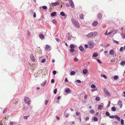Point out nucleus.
Here are the masks:
<instances>
[{
	"label": "nucleus",
	"instance_id": "9d476101",
	"mask_svg": "<svg viewBox=\"0 0 125 125\" xmlns=\"http://www.w3.org/2000/svg\"><path fill=\"white\" fill-rule=\"evenodd\" d=\"M104 106V104H103L102 105H100L98 107V109L99 110H101L102 109Z\"/></svg>",
	"mask_w": 125,
	"mask_h": 125
},
{
	"label": "nucleus",
	"instance_id": "49530a36",
	"mask_svg": "<svg viewBox=\"0 0 125 125\" xmlns=\"http://www.w3.org/2000/svg\"><path fill=\"white\" fill-rule=\"evenodd\" d=\"M113 42L114 43H115L116 44H118L119 43L118 42V41H116L115 40H114L113 41Z\"/></svg>",
	"mask_w": 125,
	"mask_h": 125
},
{
	"label": "nucleus",
	"instance_id": "6ab92c4d",
	"mask_svg": "<svg viewBox=\"0 0 125 125\" xmlns=\"http://www.w3.org/2000/svg\"><path fill=\"white\" fill-rule=\"evenodd\" d=\"M75 74V73L74 71H71L70 73V74L71 76L74 75Z\"/></svg>",
	"mask_w": 125,
	"mask_h": 125
},
{
	"label": "nucleus",
	"instance_id": "ea45409f",
	"mask_svg": "<svg viewBox=\"0 0 125 125\" xmlns=\"http://www.w3.org/2000/svg\"><path fill=\"white\" fill-rule=\"evenodd\" d=\"M90 113H91L92 114H94V111L93 110H91L90 111Z\"/></svg>",
	"mask_w": 125,
	"mask_h": 125
},
{
	"label": "nucleus",
	"instance_id": "4d7b16f0",
	"mask_svg": "<svg viewBox=\"0 0 125 125\" xmlns=\"http://www.w3.org/2000/svg\"><path fill=\"white\" fill-rule=\"evenodd\" d=\"M28 117V116H24L23 117V118L25 119H27Z\"/></svg>",
	"mask_w": 125,
	"mask_h": 125
},
{
	"label": "nucleus",
	"instance_id": "b1692460",
	"mask_svg": "<svg viewBox=\"0 0 125 125\" xmlns=\"http://www.w3.org/2000/svg\"><path fill=\"white\" fill-rule=\"evenodd\" d=\"M56 12H53L51 14V15L52 16H54L56 15Z\"/></svg>",
	"mask_w": 125,
	"mask_h": 125
},
{
	"label": "nucleus",
	"instance_id": "774afa93",
	"mask_svg": "<svg viewBox=\"0 0 125 125\" xmlns=\"http://www.w3.org/2000/svg\"><path fill=\"white\" fill-rule=\"evenodd\" d=\"M112 32H113L112 31H110V32H109L108 33V35H110L112 33Z\"/></svg>",
	"mask_w": 125,
	"mask_h": 125
},
{
	"label": "nucleus",
	"instance_id": "39448f33",
	"mask_svg": "<svg viewBox=\"0 0 125 125\" xmlns=\"http://www.w3.org/2000/svg\"><path fill=\"white\" fill-rule=\"evenodd\" d=\"M104 93L106 94V95L107 96H110V94L109 93L108 91L106 89L104 88Z\"/></svg>",
	"mask_w": 125,
	"mask_h": 125
},
{
	"label": "nucleus",
	"instance_id": "de8ad7c7",
	"mask_svg": "<svg viewBox=\"0 0 125 125\" xmlns=\"http://www.w3.org/2000/svg\"><path fill=\"white\" fill-rule=\"evenodd\" d=\"M45 59H43L42 60L41 62L42 63H44L45 62Z\"/></svg>",
	"mask_w": 125,
	"mask_h": 125
},
{
	"label": "nucleus",
	"instance_id": "c9c22d12",
	"mask_svg": "<svg viewBox=\"0 0 125 125\" xmlns=\"http://www.w3.org/2000/svg\"><path fill=\"white\" fill-rule=\"evenodd\" d=\"M124 48L123 47H121L120 48V49L119 51L120 52H123L124 50Z\"/></svg>",
	"mask_w": 125,
	"mask_h": 125
},
{
	"label": "nucleus",
	"instance_id": "f704fd0d",
	"mask_svg": "<svg viewBox=\"0 0 125 125\" xmlns=\"http://www.w3.org/2000/svg\"><path fill=\"white\" fill-rule=\"evenodd\" d=\"M94 121H97L98 120V118L96 117H94Z\"/></svg>",
	"mask_w": 125,
	"mask_h": 125
},
{
	"label": "nucleus",
	"instance_id": "7c9ffc66",
	"mask_svg": "<svg viewBox=\"0 0 125 125\" xmlns=\"http://www.w3.org/2000/svg\"><path fill=\"white\" fill-rule=\"evenodd\" d=\"M60 14L62 15L63 16H64L65 15L64 13L63 12H61L60 13Z\"/></svg>",
	"mask_w": 125,
	"mask_h": 125
},
{
	"label": "nucleus",
	"instance_id": "6e6d98bb",
	"mask_svg": "<svg viewBox=\"0 0 125 125\" xmlns=\"http://www.w3.org/2000/svg\"><path fill=\"white\" fill-rule=\"evenodd\" d=\"M51 82L52 83H53L54 82V80L53 79H52L51 81Z\"/></svg>",
	"mask_w": 125,
	"mask_h": 125
},
{
	"label": "nucleus",
	"instance_id": "e2e57ef3",
	"mask_svg": "<svg viewBox=\"0 0 125 125\" xmlns=\"http://www.w3.org/2000/svg\"><path fill=\"white\" fill-rule=\"evenodd\" d=\"M76 81L78 83H81V81L79 80H77Z\"/></svg>",
	"mask_w": 125,
	"mask_h": 125
},
{
	"label": "nucleus",
	"instance_id": "f03ea898",
	"mask_svg": "<svg viewBox=\"0 0 125 125\" xmlns=\"http://www.w3.org/2000/svg\"><path fill=\"white\" fill-rule=\"evenodd\" d=\"M24 101L26 104L30 105L31 103V100L28 97H25L24 98Z\"/></svg>",
	"mask_w": 125,
	"mask_h": 125
},
{
	"label": "nucleus",
	"instance_id": "4be33fe9",
	"mask_svg": "<svg viewBox=\"0 0 125 125\" xmlns=\"http://www.w3.org/2000/svg\"><path fill=\"white\" fill-rule=\"evenodd\" d=\"M70 91V89L69 88L65 89V92L66 93H68Z\"/></svg>",
	"mask_w": 125,
	"mask_h": 125
},
{
	"label": "nucleus",
	"instance_id": "412c9836",
	"mask_svg": "<svg viewBox=\"0 0 125 125\" xmlns=\"http://www.w3.org/2000/svg\"><path fill=\"white\" fill-rule=\"evenodd\" d=\"M79 50L81 51H82L84 50V48L82 46H80L79 47Z\"/></svg>",
	"mask_w": 125,
	"mask_h": 125
},
{
	"label": "nucleus",
	"instance_id": "603ef678",
	"mask_svg": "<svg viewBox=\"0 0 125 125\" xmlns=\"http://www.w3.org/2000/svg\"><path fill=\"white\" fill-rule=\"evenodd\" d=\"M80 114V113L79 112H76V114L77 115H79Z\"/></svg>",
	"mask_w": 125,
	"mask_h": 125
},
{
	"label": "nucleus",
	"instance_id": "a878e982",
	"mask_svg": "<svg viewBox=\"0 0 125 125\" xmlns=\"http://www.w3.org/2000/svg\"><path fill=\"white\" fill-rule=\"evenodd\" d=\"M83 16L84 15L82 14H81L80 15V18L81 19H83Z\"/></svg>",
	"mask_w": 125,
	"mask_h": 125
},
{
	"label": "nucleus",
	"instance_id": "aec40b11",
	"mask_svg": "<svg viewBox=\"0 0 125 125\" xmlns=\"http://www.w3.org/2000/svg\"><path fill=\"white\" fill-rule=\"evenodd\" d=\"M120 64L121 65H124L125 64V61H124L121 62L120 63Z\"/></svg>",
	"mask_w": 125,
	"mask_h": 125
},
{
	"label": "nucleus",
	"instance_id": "338daca9",
	"mask_svg": "<svg viewBox=\"0 0 125 125\" xmlns=\"http://www.w3.org/2000/svg\"><path fill=\"white\" fill-rule=\"evenodd\" d=\"M110 103H111V102L110 101H109L108 102V107L110 106Z\"/></svg>",
	"mask_w": 125,
	"mask_h": 125
},
{
	"label": "nucleus",
	"instance_id": "2f4dec72",
	"mask_svg": "<svg viewBox=\"0 0 125 125\" xmlns=\"http://www.w3.org/2000/svg\"><path fill=\"white\" fill-rule=\"evenodd\" d=\"M91 87L92 88H96V86L94 85L93 84L91 85Z\"/></svg>",
	"mask_w": 125,
	"mask_h": 125
},
{
	"label": "nucleus",
	"instance_id": "a18cd8bd",
	"mask_svg": "<svg viewBox=\"0 0 125 125\" xmlns=\"http://www.w3.org/2000/svg\"><path fill=\"white\" fill-rule=\"evenodd\" d=\"M87 94H85V95L84 96V98L85 99H86L87 98Z\"/></svg>",
	"mask_w": 125,
	"mask_h": 125
},
{
	"label": "nucleus",
	"instance_id": "bb28decb",
	"mask_svg": "<svg viewBox=\"0 0 125 125\" xmlns=\"http://www.w3.org/2000/svg\"><path fill=\"white\" fill-rule=\"evenodd\" d=\"M118 78V77L117 75H115L114 76V79L115 80H117Z\"/></svg>",
	"mask_w": 125,
	"mask_h": 125
},
{
	"label": "nucleus",
	"instance_id": "c03bdc74",
	"mask_svg": "<svg viewBox=\"0 0 125 125\" xmlns=\"http://www.w3.org/2000/svg\"><path fill=\"white\" fill-rule=\"evenodd\" d=\"M57 91V90L56 89H54V94H55L56 93Z\"/></svg>",
	"mask_w": 125,
	"mask_h": 125
},
{
	"label": "nucleus",
	"instance_id": "8fccbe9b",
	"mask_svg": "<svg viewBox=\"0 0 125 125\" xmlns=\"http://www.w3.org/2000/svg\"><path fill=\"white\" fill-rule=\"evenodd\" d=\"M42 8L44 9H45L47 8V7L46 6H42Z\"/></svg>",
	"mask_w": 125,
	"mask_h": 125
},
{
	"label": "nucleus",
	"instance_id": "f3484780",
	"mask_svg": "<svg viewBox=\"0 0 125 125\" xmlns=\"http://www.w3.org/2000/svg\"><path fill=\"white\" fill-rule=\"evenodd\" d=\"M93 35V37H94L96 36L98 34L97 32H92Z\"/></svg>",
	"mask_w": 125,
	"mask_h": 125
},
{
	"label": "nucleus",
	"instance_id": "3c124183",
	"mask_svg": "<svg viewBox=\"0 0 125 125\" xmlns=\"http://www.w3.org/2000/svg\"><path fill=\"white\" fill-rule=\"evenodd\" d=\"M7 108L5 109L3 111V113H5L7 111Z\"/></svg>",
	"mask_w": 125,
	"mask_h": 125
},
{
	"label": "nucleus",
	"instance_id": "680f3d73",
	"mask_svg": "<svg viewBox=\"0 0 125 125\" xmlns=\"http://www.w3.org/2000/svg\"><path fill=\"white\" fill-rule=\"evenodd\" d=\"M36 13H35V12H34L33 13V16L34 17H36Z\"/></svg>",
	"mask_w": 125,
	"mask_h": 125
},
{
	"label": "nucleus",
	"instance_id": "2eb2a0df",
	"mask_svg": "<svg viewBox=\"0 0 125 125\" xmlns=\"http://www.w3.org/2000/svg\"><path fill=\"white\" fill-rule=\"evenodd\" d=\"M109 53L110 54L113 55L114 54L115 51L114 50H111L110 51Z\"/></svg>",
	"mask_w": 125,
	"mask_h": 125
},
{
	"label": "nucleus",
	"instance_id": "a19ab883",
	"mask_svg": "<svg viewBox=\"0 0 125 125\" xmlns=\"http://www.w3.org/2000/svg\"><path fill=\"white\" fill-rule=\"evenodd\" d=\"M74 61L75 62H77L78 61V59L76 58H74Z\"/></svg>",
	"mask_w": 125,
	"mask_h": 125
},
{
	"label": "nucleus",
	"instance_id": "09e8293b",
	"mask_svg": "<svg viewBox=\"0 0 125 125\" xmlns=\"http://www.w3.org/2000/svg\"><path fill=\"white\" fill-rule=\"evenodd\" d=\"M56 73V71H53V74L55 75Z\"/></svg>",
	"mask_w": 125,
	"mask_h": 125
},
{
	"label": "nucleus",
	"instance_id": "9b49d317",
	"mask_svg": "<svg viewBox=\"0 0 125 125\" xmlns=\"http://www.w3.org/2000/svg\"><path fill=\"white\" fill-rule=\"evenodd\" d=\"M50 48V46L49 45H46L45 46V49L46 51H49Z\"/></svg>",
	"mask_w": 125,
	"mask_h": 125
},
{
	"label": "nucleus",
	"instance_id": "ddd939ff",
	"mask_svg": "<svg viewBox=\"0 0 125 125\" xmlns=\"http://www.w3.org/2000/svg\"><path fill=\"white\" fill-rule=\"evenodd\" d=\"M83 72L84 74H86L88 73V70L87 69H84L83 70Z\"/></svg>",
	"mask_w": 125,
	"mask_h": 125
},
{
	"label": "nucleus",
	"instance_id": "7ed1b4c3",
	"mask_svg": "<svg viewBox=\"0 0 125 125\" xmlns=\"http://www.w3.org/2000/svg\"><path fill=\"white\" fill-rule=\"evenodd\" d=\"M88 45L89 46V47L90 48H92L94 46V43L92 40L89 41L88 43Z\"/></svg>",
	"mask_w": 125,
	"mask_h": 125
},
{
	"label": "nucleus",
	"instance_id": "58836bf2",
	"mask_svg": "<svg viewBox=\"0 0 125 125\" xmlns=\"http://www.w3.org/2000/svg\"><path fill=\"white\" fill-rule=\"evenodd\" d=\"M105 115H106L108 116L110 115V114L107 111L105 113Z\"/></svg>",
	"mask_w": 125,
	"mask_h": 125
},
{
	"label": "nucleus",
	"instance_id": "f8f14e48",
	"mask_svg": "<svg viewBox=\"0 0 125 125\" xmlns=\"http://www.w3.org/2000/svg\"><path fill=\"white\" fill-rule=\"evenodd\" d=\"M98 23L97 21H95L93 23V26H94L95 27L98 24Z\"/></svg>",
	"mask_w": 125,
	"mask_h": 125
},
{
	"label": "nucleus",
	"instance_id": "423d86ee",
	"mask_svg": "<svg viewBox=\"0 0 125 125\" xmlns=\"http://www.w3.org/2000/svg\"><path fill=\"white\" fill-rule=\"evenodd\" d=\"M30 59H31V60L33 61V62H34L35 60V58L34 57L32 54H30Z\"/></svg>",
	"mask_w": 125,
	"mask_h": 125
},
{
	"label": "nucleus",
	"instance_id": "0e129e2a",
	"mask_svg": "<svg viewBox=\"0 0 125 125\" xmlns=\"http://www.w3.org/2000/svg\"><path fill=\"white\" fill-rule=\"evenodd\" d=\"M28 35L29 36H31L30 33V32H28Z\"/></svg>",
	"mask_w": 125,
	"mask_h": 125
},
{
	"label": "nucleus",
	"instance_id": "f257e3e1",
	"mask_svg": "<svg viewBox=\"0 0 125 125\" xmlns=\"http://www.w3.org/2000/svg\"><path fill=\"white\" fill-rule=\"evenodd\" d=\"M71 21L74 26L77 28H79L80 26L79 23L77 22L75 19L73 18L71 19Z\"/></svg>",
	"mask_w": 125,
	"mask_h": 125
},
{
	"label": "nucleus",
	"instance_id": "4468645a",
	"mask_svg": "<svg viewBox=\"0 0 125 125\" xmlns=\"http://www.w3.org/2000/svg\"><path fill=\"white\" fill-rule=\"evenodd\" d=\"M47 83V81L46 80L44 81L41 84L42 86H44Z\"/></svg>",
	"mask_w": 125,
	"mask_h": 125
},
{
	"label": "nucleus",
	"instance_id": "5fc2aeb1",
	"mask_svg": "<svg viewBox=\"0 0 125 125\" xmlns=\"http://www.w3.org/2000/svg\"><path fill=\"white\" fill-rule=\"evenodd\" d=\"M56 40L58 42H59L60 41V40L58 38H56Z\"/></svg>",
	"mask_w": 125,
	"mask_h": 125
},
{
	"label": "nucleus",
	"instance_id": "c756f323",
	"mask_svg": "<svg viewBox=\"0 0 125 125\" xmlns=\"http://www.w3.org/2000/svg\"><path fill=\"white\" fill-rule=\"evenodd\" d=\"M111 110L113 111H115L116 110V108L115 107H113L111 108Z\"/></svg>",
	"mask_w": 125,
	"mask_h": 125
},
{
	"label": "nucleus",
	"instance_id": "6e6552de",
	"mask_svg": "<svg viewBox=\"0 0 125 125\" xmlns=\"http://www.w3.org/2000/svg\"><path fill=\"white\" fill-rule=\"evenodd\" d=\"M117 104L119 105V107L120 108H121L122 107V101H121L119 100L118 101Z\"/></svg>",
	"mask_w": 125,
	"mask_h": 125
},
{
	"label": "nucleus",
	"instance_id": "a211bd4d",
	"mask_svg": "<svg viewBox=\"0 0 125 125\" xmlns=\"http://www.w3.org/2000/svg\"><path fill=\"white\" fill-rule=\"evenodd\" d=\"M115 118L117 119L119 121L120 119V118L119 117H118L117 115H115Z\"/></svg>",
	"mask_w": 125,
	"mask_h": 125
},
{
	"label": "nucleus",
	"instance_id": "393cba45",
	"mask_svg": "<svg viewBox=\"0 0 125 125\" xmlns=\"http://www.w3.org/2000/svg\"><path fill=\"white\" fill-rule=\"evenodd\" d=\"M101 76L102 77H104L105 79H106L107 78V76L104 74H102L101 75Z\"/></svg>",
	"mask_w": 125,
	"mask_h": 125
},
{
	"label": "nucleus",
	"instance_id": "0eeeda50",
	"mask_svg": "<svg viewBox=\"0 0 125 125\" xmlns=\"http://www.w3.org/2000/svg\"><path fill=\"white\" fill-rule=\"evenodd\" d=\"M69 3L70 4L71 7L72 8L74 7V3L73 1L71 0H69Z\"/></svg>",
	"mask_w": 125,
	"mask_h": 125
},
{
	"label": "nucleus",
	"instance_id": "72a5a7b5",
	"mask_svg": "<svg viewBox=\"0 0 125 125\" xmlns=\"http://www.w3.org/2000/svg\"><path fill=\"white\" fill-rule=\"evenodd\" d=\"M52 22L54 24H56L57 23L56 21V20L53 19L52 20Z\"/></svg>",
	"mask_w": 125,
	"mask_h": 125
},
{
	"label": "nucleus",
	"instance_id": "e433bc0d",
	"mask_svg": "<svg viewBox=\"0 0 125 125\" xmlns=\"http://www.w3.org/2000/svg\"><path fill=\"white\" fill-rule=\"evenodd\" d=\"M74 49H71L70 50V52H73L74 51Z\"/></svg>",
	"mask_w": 125,
	"mask_h": 125
},
{
	"label": "nucleus",
	"instance_id": "bf43d9fd",
	"mask_svg": "<svg viewBox=\"0 0 125 125\" xmlns=\"http://www.w3.org/2000/svg\"><path fill=\"white\" fill-rule=\"evenodd\" d=\"M64 81L65 82H68V80L67 78H65Z\"/></svg>",
	"mask_w": 125,
	"mask_h": 125
},
{
	"label": "nucleus",
	"instance_id": "20e7f679",
	"mask_svg": "<svg viewBox=\"0 0 125 125\" xmlns=\"http://www.w3.org/2000/svg\"><path fill=\"white\" fill-rule=\"evenodd\" d=\"M60 4V1L56 2L54 3H52L50 4V6L53 7L58 5Z\"/></svg>",
	"mask_w": 125,
	"mask_h": 125
},
{
	"label": "nucleus",
	"instance_id": "5701e85b",
	"mask_svg": "<svg viewBox=\"0 0 125 125\" xmlns=\"http://www.w3.org/2000/svg\"><path fill=\"white\" fill-rule=\"evenodd\" d=\"M70 48L72 49H74L75 48L74 45L73 44H71L70 45Z\"/></svg>",
	"mask_w": 125,
	"mask_h": 125
},
{
	"label": "nucleus",
	"instance_id": "1a4fd4ad",
	"mask_svg": "<svg viewBox=\"0 0 125 125\" xmlns=\"http://www.w3.org/2000/svg\"><path fill=\"white\" fill-rule=\"evenodd\" d=\"M92 34V32H91L87 35L86 36L88 38H91L93 37Z\"/></svg>",
	"mask_w": 125,
	"mask_h": 125
},
{
	"label": "nucleus",
	"instance_id": "69168bd1",
	"mask_svg": "<svg viewBox=\"0 0 125 125\" xmlns=\"http://www.w3.org/2000/svg\"><path fill=\"white\" fill-rule=\"evenodd\" d=\"M89 117H86V118H85V120L86 121H87L89 119Z\"/></svg>",
	"mask_w": 125,
	"mask_h": 125
},
{
	"label": "nucleus",
	"instance_id": "dca6fc26",
	"mask_svg": "<svg viewBox=\"0 0 125 125\" xmlns=\"http://www.w3.org/2000/svg\"><path fill=\"white\" fill-rule=\"evenodd\" d=\"M97 17L99 19H101L102 17L101 14L100 13H99L97 14Z\"/></svg>",
	"mask_w": 125,
	"mask_h": 125
},
{
	"label": "nucleus",
	"instance_id": "13d9d810",
	"mask_svg": "<svg viewBox=\"0 0 125 125\" xmlns=\"http://www.w3.org/2000/svg\"><path fill=\"white\" fill-rule=\"evenodd\" d=\"M14 123L12 122H10V125H13V124Z\"/></svg>",
	"mask_w": 125,
	"mask_h": 125
},
{
	"label": "nucleus",
	"instance_id": "473e14b6",
	"mask_svg": "<svg viewBox=\"0 0 125 125\" xmlns=\"http://www.w3.org/2000/svg\"><path fill=\"white\" fill-rule=\"evenodd\" d=\"M95 100L97 101H99L100 100V98L99 96L97 97H96Z\"/></svg>",
	"mask_w": 125,
	"mask_h": 125
},
{
	"label": "nucleus",
	"instance_id": "4c0bfd02",
	"mask_svg": "<svg viewBox=\"0 0 125 125\" xmlns=\"http://www.w3.org/2000/svg\"><path fill=\"white\" fill-rule=\"evenodd\" d=\"M121 123L122 125L124 124V120L123 119H121Z\"/></svg>",
	"mask_w": 125,
	"mask_h": 125
},
{
	"label": "nucleus",
	"instance_id": "37998d69",
	"mask_svg": "<svg viewBox=\"0 0 125 125\" xmlns=\"http://www.w3.org/2000/svg\"><path fill=\"white\" fill-rule=\"evenodd\" d=\"M109 117L111 118H114L115 117V115H112L110 116Z\"/></svg>",
	"mask_w": 125,
	"mask_h": 125
},
{
	"label": "nucleus",
	"instance_id": "c85d7f7f",
	"mask_svg": "<svg viewBox=\"0 0 125 125\" xmlns=\"http://www.w3.org/2000/svg\"><path fill=\"white\" fill-rule=\"evenodd\" d=\"M98 56V54L97 53H94L92 56L93 57H96Z\"/></svg>",
	"mask_w": 125,
	"mask_h": 125
},
{
	"label": "nucleus",
	"instance_id": "052dcab7",
	"mask_svg": "<svg viewBox=\"0 0 125 125\" xmlns=\"http://www.w3.org/2000/svg\"><path fill=\"white\" fill-rule=\"evenodd\" d=\"M27 108V107L26 106L24 107L23 108V109L24 110H26Z\"/></svg>",
	"mask_w": 125,
	"mask_h": 125
},
{
	"label": "nucleus",
	"instance_id": "cd10ccee",
	"mask_svg": "<svg viewBox=\"0 0 125 125\" xmlns=\"http://www.w3.org/2000/svg\"><path fill=\"white\" fill-rule=\"evenodd\" d=\"M39 37L40 38L42 39L44 37V35L43 34H40L39 35Z\"/></svg>",
	"mask_w": 125,
	"mask_h": 125
},
{
	"label": "nucleus",
	"instance_id": "79ce46f5",
	"mask_svg": "<svg viewBox=\"0 0 125 125\" xmlns=\"http://www.w3.org/2000/svg\"><path fill=\"white\" fill-rule=\"evenodd\" d=\"M96 60L97 62L99 63H101V61L99 59H97Z\"/></svg>",
	"mask_w": 125,
	"mask_h": 125
},
{
	"label": "nucleus",
	"instance_id": "864d4df0",
	"mask_svg": "<svg viewBox=\"0 0 125 125\" xmlns=\"http://www.w3.org/2000/svg\"><path fill=\"white\" fill-rule=\"evenodd\" d=\"M48 100H46L45 101V105H46L47 104H48Z\"/></svg>",
	"mask_w": 125,
	"mask_h": 125
}]
</instances>
